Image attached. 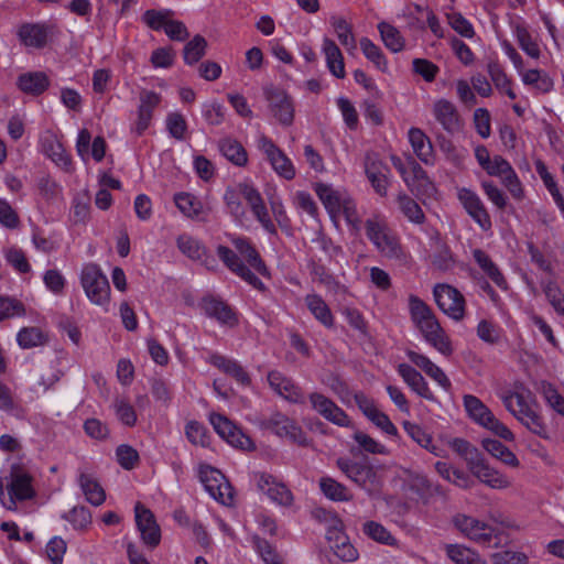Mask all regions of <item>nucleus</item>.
Here are the masks:
<instances>
[{
	"label": "nucleus",
	"instance_id": "60",
	"mask_svg": "<svg viewBox=\"0 0 564 564\" xmlns=\"http://www.w3.org/2000/svg\"><path fill=\"white\" fill-rule=\"evenodd\" d=\"M437 140L440 149L445 154L446 159L454 165L460 166L467 156V151L456 148L451 140L443 135L438 137Z\"/></svg>",
	"mask_w": 564,
	"mask_h": 564
},
{
	"label": "nucleus",
	"instance_id": "46",
	"mask_svg": "<svg viewBox=\"0 0 564 564\" xmlns=\"http://www.w3.org/2000/svg\"><path fill=\"white\" fill-rule=\"evenodd\" d=\"M319 488L328 499L333 501H349L352 495L343 484L330 477H322L319 479Z\"/></svg>",
	"mask_w": 564,
	"mask_h": 564
},
{
	"label": "nucleus",
	"instance_id": "2",
	"mask_svg": "<svg viewBox=\"0 0 564 564\" xmlns=\"http://www.w3.org/2000/svg\"><path fill=\"white\" fill-rule=\"evenodd\" d=\"M367 238L373 243L380 254L389 260L405 263L408 254L403 250L399 238L389 228L387 220L372 215L365 221Z\"/></svg>",
	"mask_w": 564,
	"mask_h": 564
},
{
	"label": "nucleus",
	"instance_id": "24",
	"mask_svg": "<svg viewBox=\"0 0 564 564\" xmlns=\"http://www.w3.org/2000/svg\"><path fill=\"white\" fill-rule=\"evenodd\" d=\"M33 478L22 467L13 465L11 468V481L8 486L9 494L18 500L24 501L33 499L36 495L33 488Z\"/></svg>",
	"mask_w": 564,
	"mask_h": 564
},
{
	"label": "nucleus",
	"instance_id": "42",
	"mask_svg": "<svg viewBox=\"0 0 564 564\" xmlns=\"http://www.w3.org/2000/svg\"><path fill=\"white\" fill-rule=\"evenodd\" d=\"M482 447L495 458L501 460L503 464L510 467H518L519 459L517 456L500 441L492 438H485L481 442Z\"/></svg>",
	"mask_w": 564,
	"mask_h": 564
},
{
	"label": "nucleus",
	"instance_id": "4",
	"mask_svg": "<svg viewBox=\"0 0 564 564\" xmlns=\"http://www.w3.org/2000/svg\"><path fill=\"white\" fill-rule=\"evenodd\" d=\"M261 426L272 431L280 437H286L301 446H307L310 444L302 427L294 420L280 412L273 413L269 417L262 420Z\"/></svg>",
	"mask_w": 564,
	"mask_h": 564
},
{
	"label": "nucleus",
	"instance_id": "9",
	"mask_svg": "<svg viewBox=\"0 0 564 564\" xmlns=\"http://www.w3.org/2000/svg\"><path fill=\"white\" fill-rule=\"evenodd\" d=\"M258 148L265 154L272 169L283 178L290 181L295 176V169L291 160L285 153L279 149L274 142L265 137L261 135L258 140Z\"/></svg>",
	"mask_w": 564,
	"mask_h": 564
},
{
	"label": "nucleus",
	"instance_id": "58",
	"mask_svg": "<svg viewBox=\"0 0 564 564\" xmlns=\"http://www.w3.org/2000/svg\"><path fill=\"white\" fill-rule=\"evenodd\" d=\"M451 447L466 462L469 468L482 454L468 441L456 437L451 442Z\"/></svg>",
	"mask_w": 564,
	"mask_h": 564
},
{
	"label": "nucleus",
	"instance_id": "13",
	"mask_svg": "<svg viewBox=\"0 0 564 564\" xmlns=\"http://www.w3.org/2000/svg\"><path fill=\"white\" fill-rule=\"evenodd\" d=\"M217 256L232 273L254 289L260 291L264 290L263 282L243 263L237 252L226 246L219 245L217 247Z\"/></svg>",
	"mask_w": 564,
	"mask_h": 564
},
{
	"label": "nucleus",
	"instance_id": "33",
	"mask_svg": "<svg viewBox=\"0 0 564 564\" xmlns=\"http://www.w3.org/2000/svg\"><path fill=\"white\" fill-rule=\"evenodd\" d=\"M203 310L206 315L216 318L223 324L229 326L237 324V317L231 307L220 300L214 297L204 299Z\"/></svg>",
	"mask_w": 564,
	"mask_h": 564
},
{
	"label": "nucleus",
	"instance_id": "26",
	"mask_svg": "<svg viewBox=\"0 0 564 564\" xmlns=\"http://www.w3.org/2000/svg\"><path fill=\"white\" fill-rule=\"evenodd\" d=\"M230 241L236 251L245 259L250 268L254 269L261 275L268 274L265 263L248 238L230 236Z\"/></svg>",
	"mask_w": 564,
	"mask_h": 564
},
{
	"label": "nucleus",
	"instance_id": "63",
	"mask_svg": "<svg viewBox=\"0 0 564 564\" xmlns=\"http://www.w3.org/2000/svg\"><path fill=\"white\" fill-rule=\"evenodd\" d=\"M352 437L361 451L370 454H388V449L383 444L377 442L375 438L364 432L357 431Z\"/></svg>",
	"mask_w": 564,
	"mask_h": 564
},
{
	"label": "nucleus",
	"instance_id": "30",
	"mask_svg": "<svg viewBox=\"0 0 564 564\" xmlns=\"http://www.w3.org/2000/svg\"><path fill=\"white\" fill-rule=\"evenodd\" d=\"M408 358L419 368H421L429 377L435 380L441 387L448 390L451 381L445 372L436 366L429 357L413 350L406 351Z\"/></svg>",
	"mask_w": 564,
	"mask_h": 564
},
{
	"label": "nucleus",
	"instance_id": "7",
	"mask_svg": "<svg viewBox=\"0 0 564 564\" xmlns=\"http://www.w3.org/2000/svg\"><path fill=\"white\" fill-rule=\"evenodd\" d=\"M307 399L312 410L326 421L340 427H350L352 425L348 414L325 394L314 391L308 394Z\"/></svg>",
	"mask_w": 564,
	"mask_h": 564
},
{
	"label": "nucleus",
	"instance_id": "52",
	"mask_svg": "<svg viewBox=\"0 0 564 564\" xmlns=\"http://www.w3.org/2000/svg\"><path fill=\"white\" fill-rule=\"evenodd\" d=\"M17 340L20 347L30 349L45 344L47 336L37 327H24L18 333Z\"/></svg>",
	"mask_w": 564,
	"mask_h": 564
},
{
	"label": "nucleus",
	"instance_id": "56",
	"mask_svg": "<svg viewBox=\"0 0 564 564\" xmlns=\"http://www.w3.org/2000/svg\"><path fill=\"white\" fill-rule=\"evenodd\" d=\"M398 203L403 215L414 224H423L425 216L420 205L408 195H399Z\"/></svg>",
	"mask_w": 564,
	"mask_h": 564
},
{
	"label": "nucleus",
	"instance_id": "35",
	"mask_svg": "<svg viewBox=\"0 0 564 564\" xmlns=\"http://www.w3.org/2000/svg\"><path fill=\"white\" fill-rule=\"evenodd\" d=\"M174 202L180 212L188 218L205 220L206 212L202 202L189 193H178L174 196Z\"/></svg>",
	"mask_w": 564,
	"mask_h": 564
},
{
	"label": "nucleus",
	"instance_id": "8",
	"mask_svg": "<svg viewBox=\"0 0 564 564\" xmlns=\"http://www.w3.org/2000/svg\"><path fill=\"white\" fill-rule=\"evenodd\" d=\"M199 477L209 495L223 505L229 506L234 501V492L230 484L225 480L224 475L210 467L200 468Z\"/></svg>",
	"mask_w": 564,
	"mask_h": 564
},
{
	"label": "nucleus",
	"instance_id": "36",
	"mask_svg": "<svg viewBox=\"0 0 564 564\" xmlns=\"http://www.w3.org/2000/svg\"><path fill=\"white\" fill-rule=\"evenodd\" d=\"M305 304L312 315L325 327L334 326V316L327 303L318 294L311 293L304 299Z\"/></svg>",
	"mask_w": 564,
	"mask_h": 564
},
{
	"label": "nucleus",
	"instance_id": "50",
	"mask_svg": "<svg viewBox=\"0 0 564 564\" xmlns=\"http://www.w3.org/2000/svg\"><path fill=\"white\" fill-rule=\"evenodd\" d=\"M446 554L457 564H486V562L476 552L463 545H447Z\"/></svg>",
	"mask_w": 564,
	"mask_h": 564
},
{
	"label": "nucleus",
	"instance_id": "51",
	"mask_svg": "<svg viewBox=\"0 0 564 564\" xmlns=\"http://www.w3.org/2000/svg\"><path fill=\"white\" fill-rule=\"evenodd\" d=\"M207 48V41L202 35H195L189 42L186 43L183 50L184 62L187 65L197 63L205 54Z\"/></svg>",
	"mask_w": 564,
	"mask_h": 564
},
{
	"label": "nucleus",
	"instance_id": "11",
	"mask_svg": "<svg viewBox=\"0 0 564 564\" xmlns=\"http://www.w3.org/2000/svg\"><path fill=\"white\" fill-rule=\"evenodd\" d=\"M454 524L464 535L478 544L490 545L492 542L495 529L476 518L457 514Z\"/></svg>",
	"mask_w": 564,
	"mask_h": 564
},
{
	"label": "nucleus",
	"instance_id": "53",
	"mask_svg": "<svg viewBox=\"0 0 564 564\" xmlns=\"http://www.w3.org/2000/svg\"><path fill=\"white\" fill-rule=\"evenodd\" d=\"M513 34L520 47L533 58L540 56V48L538 44L532 40L527 26L523 23H517L513 25Z\"/></svg>",
	"mask_w": 564,
	"mask_h": 564
},
{
	"label": "nucleus",
	"instance_id": "25",
	"mask_svg": "<svg viewBox=\"0 0 564 564\" xmlns=\"http://www.w3.org/2000/svg\"><path fill=\"white\" fill-rule=\"evenodd\" d=\"M505 408L516 417L535 405L530 390H508L501 394Z\"/></svg>",
	"mask_w": 564,
	"mask_h": 564
},
{
	"label": "nucleus",
	"instance_id": "5",
	"mask_svg": "<svg viewBox=\"0 0 564 564\" xmlns=\"http://www.w3.org/2000/svg\"><path fill=\"white\" fill-rule=\"evenodd\" d=\"M337 467L355 484L368 492L379 487V478L371 465L352 462L348 458H338Z\"/></svg>",
	"mask_w": 564,
	"mask_h": 564
},
{
	"label": "nucleus",
	"instance_id": "3",
	"mask_svg": "<svg viewBox=\"0 0 564 564\" xmlns=\"http://www.w3.org/2000/svg\"><path fill=\"white\" fill-rule=\"evenodd\" d=\"M80 283L87 297L95 304L102 305L110 299V285L107 276L96 263H87L80 273Z\"/></svg>",
	"mask_w": 564,
	"mask_h": 564
},
{
	"label": "nucleus",
	"instance_id": "62",
	"mask_svg": "<svg viewBox=\"0 0 564 564\" xmlns=\"http://www.w3.org/2000/svg\"><path fill=\"white\" fill-rule=\"evenodd\" d=\"M203 117L209 126H220L225 121L226 109L218 101L205 102L202 109Z\"/></svg>",
	"mask_w": 564,
	"mask_h": 564
},
{
	"label": "nucleus",
	"instance_id": "54",
	"mask_svg": "<svg viewBox=\"0 0 564 564\" xmlns=\"http://www.w3.org/2000/svg\"><path fill=\"white\" fill-rule=\"evenodd\" d=\"M403 429L406 434L421 447L433 454H436V446L433 445L432 436L427 434L420 425L410 421H404Z\"/></svg>",
	"mask_w": 564,
	"mask_h": 564
},
{
	"label": "nucleus",
	"instance_id": "38",
	"mask_svg": "<svg viewBox=\"0 0 564 564\" xmlns=\"http://www.w3.org/2000/svg\"><path fill=\"white\" fill-rule=\"evenodd\" d=\"M50 85L48 77L42 72L22 74L18 78L19 88L31 95H41Z\"/></svg>",
	"mask_w": 564,
	"mask_h": 564
},
{
	"label": "nucleus",
	"instance_id": "64",
	"mask_svg": "<svg viewBox=\"0 0 564 564\" xmlns=\"http://www.w3.org/2000/svg\"><path fill=\"white\" fill-rule=\"evenodd\" d=\"M541 392L546 403L558 414L564 416V398L558 393L553 384L542 382Z\"/></svg>",
	"mask_w": 564,
	"mask_h": 564
},
{
	"label": "nucleus",
	"instance_id": "10",
	"mask_svg": "<svg viewBox=\"0 0 564 564\" xmlns=\"http://www.w3.org/2000/svg\"><path fill=\"white\" fill-rule=\"evenodd\" d=\"M210 423L216 433L231 446L241 449H252L254 447L251 438L226 416L212 414Z\"/></svg>",
	"mask_w": 564,
	"mask_h": 564
},
{
	"label": "nucleus",
	"instance_id": "31",
	"mask_svg": "<svg viewBox=\"0 0 564 564\" xmlns=\"http://www.w3.org/2000/svg\"><path fill=\"white\" fill-rule=\"evenodd\" d=\"M409 140L416 156L427 165L435 162L433 145L427 135L419 128L409 130Z\"/></svg>",
	"mask_w": 564,
	"mask_h": 564
},
{
	"label": "nucleus",
	"instance_id": "23",
	"mask_svg": "<svg viewBox=\"0 0 564 564\" xmlns=\"http://www.w3.org/2000/svg\"><path fill=\"white\" fill-rule=\"evenodd\" d=\"M257 485L273 502L281 506H290L293 502V495L289 488L278 481L272 475L265 473L259 474L257 476Z\"/></svg>",
	"mask_w": 564,
	"mask_h": 564
},
{
	"label": "nucleus",
	"instance_id": "47",
	"mask_svg": "<svg viewBox=\"0 0 564 564\" xmlns=\"http://www.w3.org/2000/svg\"><path fill=\"white\" fill-rule=\"evenodd\" d=\"M378 31L386 47L393 53L401 52L404 47V39L400 31L388 22H380Z\"/></svg>",
	"mask_w": 564,
	"mask_h": 564
},
{
	"label": "nucleus",
	"instance_id": "40",
	"mask_svg": "<svg viewBox=\"0 0 564 564\" xmlns=\"http://www.w3.org/2000/svg\"><path fill=\"white\" fill-rule=\"evenodd\" d=\"M219 150L228 161L237 166H243L248 161V155L245 148L235 139L225 138L220 140Z\"/></svg>",
	"mask_w": 564,
	"mask_h": 564
},
{
	"label": "nucleus",
	"instance_id": "22",
	"mask_svg": "<svg viewBox=\"0 0 564 564\" xmlns=\"http://www.w3.org/2000/svg\"><path fill=\"white\" fill-rule=\"evenodd\" d=\"M433 116L442 128L455 134L462 130V120L455 105L447 99H438L433 105Z\"/></svg>",
	"mask_w": 564,
	"mask_h": 564
},
{
	"label": "nucleus",
	"instance_id": "20",
	"mask_svg": "<svg viewBox=\"0 0 564 564\" xmlns=\"http://www.w3.org/2000/svg\"><path fill=\"white\" fill-rule=\"evenodd\" d=\"M41 147L44 154L50 158L63 171L70 173L73 171V162L70 155L66 152L59 138L52 131L41 139Z\"/></svg>",
	"mask_w": 564,
	"mask_h": 564
},
{
	"label": "nucleus",
	"instance_id": "21",
	"mask_svg": "<svg viewBox=\"0 0 564 564\" xmlns=\"http://www.w3.org/2000/svg\"><path fill=\"white\" fill-rule=\"evenodd\" d=\"M365 173L376 193L380 196H386L389 186V166L378 160L376 155L367 154L365 159Z\"/></svg>",
	"mask_w": 564,
	"mask_h": 564
},
{
	"label": "nucleus",
	"instance_id": "59",
	"mask_svg": "<svg viewBox=\"0 0 564 564\" xmlns=\"http://www.w3.org/2000/svg\"><path fill=\"white\" fill-rule=\"evenodd\" d=\"M178 249L193 260H200L206 254V249L200 242L191 236H180L177 238Z\"/></svg>",
	"mask_w": 564,
	"mask_h": 564
},
{
	"label": "nucleus",
	"instance_id": "61",
	"mask_svg": "<svg viewBox=\"0 0 564 564\" xmlns=\"http://www.w3.org/2000/svg\"><path fill=\"white\" fill-rule=\"evenodd\" d=\"M185 434L187 440L193 445H198L202 447H206L209 445V436L207 434V429L197 421H191L187 423L185 427Z\"/></svg>",
	"mask_w": 564,
	"mask_h": 564
},
{
	"label": "nucleus",
	"instance_id": "41",
	"mask_svg": "<svg viewBox=\"0 0 564 564\" xmlns=\"http://www.w3.org/2000/svg\"><path fill=\"white\" fill-rule=\"evenodd\" d=\"M78 481L82 491L89 503L94 506H100L104 503L106 494L95 478L88 474H80Z\"/></svg>",
	"mask_w": 564,
	"mask_h": 564
},
{
	"label": "nucleus",
	"instance_id": "57",
	"mask_svg": "<svg viewBox=\"0 0 564 564\" xmlns=\"http://www.w3.org/2000/svg\"><path fill=\"white\" fill-rule=\"evenodd\" d=\"M252 542L257 553L265 564H284L283 557L267 540L254 536Z\"/></svg>",
	"mask_w": 564,
	"mask_h": 564
},
{
	"label": "nucleus",
	"instance_id": "28",
	"mask_svg": "<svg viewBox=\"0 0 564 564\" xmlns=\"http://www.w3.org/2000/svg\"><path fill=\"white\" fill-rule=\"evenodd\" d=\"M327 540L335 555L345 562L357 560L358 552L349 542L348 536L338 528L334 527L327 532Z\"/></svg>",
	"mask_w": 564,
	"mask_h": 564
},
{
	"label": "nucleus",
	"instance_id": "1",
	"mask_svg": "<svg viewBox=\"0 0 564 564\" xmlns=\"http://www.w3.org/2000/svg\"><path fill=\"white\" fill-rule=\"evenodd\" d=\"M411 321L427 344L444 356L453 354L449 337L441 326L432 308L415 295L409 297Z\"/></svg>",
	"mask_w": 564,
	"mask_h": 564
},
{
	"label": "nucleus",
	"instance_id": "43",
	"mask_svg": "<svg viewBox=\"0 0 564 564\" xmlns=\"http://www.w3.org/2000/svg\"><path fill=\"white\" fill-rule=\"evenodd\" d=\"M307 267L310 270V274L314 281H318L328 291H333V292L338 291V289L340 288L339 282L328 271V269L323 263H321L319 260L311 259L308 261Z\"/></svg>",
	"mask_w": 564,
	"mask_h": 564
},
{
	"label": "nucleus",
	"instance_id": "27",
	"mask_svg": "<svg viewBox=\"0 0 564 564\" xmlns=\"http://www.w3.org/2000/svg\"><path fill=\"white\" fill-rule=\"evenodd\" d=\"M48 28L40 23H23L18 30V37L28 47L43 48L48 39Z\"/></svg>",
	"mask_w": 564,
	"mask_h": 564
},
{
	"label": "nucleus",
	"instance_id": "15",
	"mask_svg": "<svg viewBox=\"0 0 564 564\" xmlns=\"http://www.w3.org/2000/svg\"><path fill=\"white\" fill-rule=\"evenodd\" d=\"M134 513L135 523L143 543L151 549L156 547L161 542V529L156 523L154 514L141 502H137Z\"/></svg>",
	"mask_w": 564,
	"mask_h": 564
},
{
	"label": "nucleus",
	"instance_id": "45",
	"mask_svg": "<svg viewBox=\"0 0 564 564\" xmlns=\"http://www.w3.org/2000/svg\"><path fill=\"white\" fill-rule=\"evenodd\" d=\"M487 72L495 87L505 93L510 99H516L517 95L512 89L511 79L507 76L503 68L497 62H490L487 65Z\"/></svg>",
	"mask_w": 564,
	"mask_h": 564
},
{
	"label": "nucleus",
	"instance_id": "29",
	"mask_svg": "<svg viewBox=\"0 0 564 564\" xmlns=\"http://www.w3.org/2000/svg\"><path fill=\"white\" fill-rule=\"evenodd\" d=\"M398 373L402 377L406 384L420 397L426 400H434V395L430 390L427 382L415 368L408 364H400L398 366Z\"/></svg>",
	"mask_w": 564,
	"mask_h": 564
},
{
	"label": "nucleus",
	"instance_id": "19",
	"mask_svg": "<svg viewBox=\"0 0 564 564\" xmlns=\"http://www.w3.org/2000/svg\"><path fill=\"white\" fill-rule=\"evenodd\" d=\"M468 469L480 482L492 489H506L511 486L510 479L490 466L482 455Z\"/></svg>",
	"mask_w": 564,
	"mask_h": 564
},
{
	"label": "nucleus",
	"instance_id": "12",
	"mask_svg": "<svg viewBox=\"0 0 564 564\" xmlns=\"http://www.w3.org/2000/svg\"><path fill=\"white\" fill-rule=\"evenodd\" d=\"M485 171L491 176L500 177L502 184L514 198L521 199L523 197V188L517 173L502 156L495 155Z\"/></svg>",
	"mask_w": 564,
	"mask_h": 564
},
{
	"label": "nucleus",
	"instance_id": "55",
	"mask_svg": "<svg viewBox=\"0 0 564 564\" xmlns=\"http://www.w3.org/2000/svg\"><path fill=\"white\" fill-rule=\"evenodd\" d=\"M359 43L364 55L380 70L384 72L388 67V63L381 48L368 37H361Z\"/></svg>",
	"mask_w": 564,
	"mask_h": 564
},
{
	"label": "nucleus",
	"instance_id": "16",
	"mask_svg": "<svg viewBox=\"0 0 564 564\" xmlns=\"http://www.w3.org/2000/svg\"><path fill=\"white\" fill-rule=\"evenodd\" d=\"M355 402L362 414L383 433L390 436L398 435L395 425L386 413L378 409L372 399L362 392H358L355 394Z\"/></svg>",
	"mask_w": 564,
	"mask_h": 564
},
{
	"label": "nucleus",
	"instance_id": "48",
	"mask_svg": "<svg viewBox=\"0 0 564 564\" xmlns=\"http://www.w3.org/2000/svg\"><path fill=\"white\" fill-rule=\"evenodd\" d=\"M516 419L535 435L542 438L549 437L547 427L534 406L519 414Z\"/></svg>",
	"mask_w": 564,
	"mask_h": 564
},
{
	"label": "nucleus",
	"instance_id": "49",
	"mask_svg": "<svg viewBox=\"0 0 564 564\" xmlns=\"http://www.w3.org/2000/svg\"><path fill=\"white\" fill-rule=\"evenodd\" d=\"M330 23L337 34L340 44L346 47L349 53H352L357 48L356 39L352 34L350 24L344 19L338 17H332Z\"/></svg>",
	"mask_w": 564,
	"mask_h": 564
},
{
	"label": "nucleus",
	"instance_id": "6",
	"mask_svg": "<svg viewBox=\"0 0 564 564\" xmlns=\"http://www.w3.org/2000/svg\"><path fill=\"white\" fill-rule=\"evenodd\" d=\"M434 299L440 310L455 321H460L465 314L463 294L449 284H436L433 290Z\"/></svg>",
	"mask_w": 564,
	"mask_h": 564
},
{
	"label": "nucleus",
	"instance_id": "34",
	"mask_svg": "<svg viewBox=\"0 0 564 564\" xmlns=\"http://www.w3.org/2000/svg\"><path fill=\"white\" fill-rule=\"evenodd\" d=\"M323 53L330 74L337 78H344L346 76L344 57L337 44L333 40L325 37L323 41Z\"/></svg>",
	"mask_w": 564,
	"mask_h": 564
},
{
	"label": "nucleus",
	"instance_id": "44",
	"mask_svg": "<svg viewBox=\"0 0 564 564\" xmlns=\"http://www.w3.org/2000/svg\"><path fill=\"white\" fill-rule=\"evenodd\" d=\"M315 192L329 213L335 214L340 212L344 197L338 191H335L330 185L316 183Z\"/></svg>",
	"mask_w": 564,
	"mask_h": 564
},
{
	"label": "nucleus",
	"instance_id": "39",
	"mask_svg": "<svg viewBox=\"0 0 564 564\" xmlns=\"http://www.w3.org/2000/svg\"><path fill=\"white\" fill-rule=\"evenodd\" d=\"M212 361L215 367L231 376L238 383L242 386H249L251 383L250 376L236 360L216 355L212 357Z\"/></svg>",
	"mask_w": 564,
	"mask_h": 564
},
{
	"label": "nucleus",
	"instance_id": "14",
	"mask_svg": "<svg viewBox=\"0 0 564 564\" xmlns=\"http://www.w3.org/2000/svg\"><path fill=\"white\" fill-rule=\"evenodd\" d=\"M265 98L272 116L283 126H291L294 120V106L291 97L282 89L267 88Z\"/></svg>",
	"mask_w": 564,
	"mask_h": 564
},
{
	"label": "nucleus",
	"instance_id": "32",
	"mask_svg": "<svg viewBox=\"0 0 564 564\" xmlns=\"http://www.w3.org/2000/svg\"><path fill=\"white\" fill-rule=\"evenodd\" d=\"M473 257L482 272L501 290L508 289V282L498 265L481 249H474Z\"/></svg>",
	"mask_w": 564,
	"mask_h": 564
},
{
	"label": "nucleus",
	"instance_id": "17",
	"mask_svg": "<svg viewBox=\"0 0 564 564\" xmlns=\"http://www.w3.org/2000/svg\"><path fill=\"white\" fill-rule=\"evenodd\" d=\"M268 383L278 395L291 403L304 404L306 401L303 390L294 380L278 370L268 373Z\"/></svg>",
	"mask_w": 564,
	"mask_h": 564
},
{
	"label": "nucleus",
	"instance_id": "37",
	"mask_svg": "<svg viewBox=\"0 0 564 564\" xmlns=\"http://www.w3.org/2000/svg\"><path fill=\"white\" fill-rule=\"evenodd\" d=\"M464 406L468 415L479 425L486 427L494 419V413L477 397L467 394L464 397Z\"/></svg>",
	"mask_w": 564,
	"mask_h": 564
},
{
	"label": "nucleus",
	"instance_id": "18",
	"mask_svg": "<svg viewBox=\"0 0 564 564\" xmlns=\"http://www.w3.org/2000/svg\"><path fill=\"white\" fill-rule=\"evenodd\" d=\"M457 197L467 214L477 223L481 229L491 228L490 216L480 197L471 189L463 187L457 192Z\"/></svg>",
	"mask_w": 564,
	"mask_h": 564
}]
</instances>
